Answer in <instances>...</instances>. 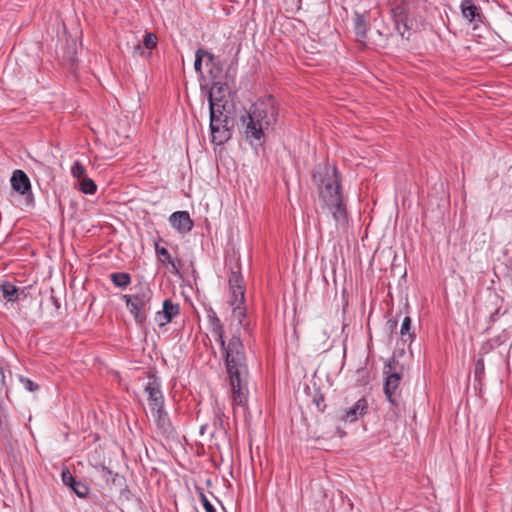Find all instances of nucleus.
Segmentation results:
<instances>
[{"label": "nucleus", "instance_id": "12", "mask_svg": "<svg viewBox=\"0 0 512 512\" xmlns=\"http://www.w3.org/2000/svg\"><path fill=\"white\" fill-rule=\"evenodd\" d=\"M369 16L367 14L355 13L354 16V33L357 42L366 45L367 31L369 27Z\"/></svg>", "mask_w": 512, "mask_h": 512}, {"label": "nucleus", "instance_id": "14", "mask_svg": "<svg viewBox=\"0 0 512 512\" xmlns=\"http://www.w3.org/2000/svg\"><path fill=\"white\" fill-rule=\"evenodd\" d=\"M12 188L21 195H25L31 191V183L26 175V173L22 170H15L10 179Z\"/></svg>", "mask_w": 512, "mask_h": 512}, {"label": "nucleus", "instance_id": "2", "mask_svg": "<svg viewBox=\"0 0 512 512\" xmlns=\"http://www.w3.org/2000/svg\"><path fill=\"white\" fill-rule=\"evenodd\" d=\"M312 182L317 188L322 208L332 213L336 226L345 227L348 217L343 202L340 175L336 167L329 163L316 165L312 172Z\"/></svg>", "mask_w": 512, "mask_h": 512}, {"label": "nucleus", "instance_id": "3", "mask_svg": "<svg viewBox=\"0 0 512 512\" xmlns=\"http://www.w3.org/2000/svg\"><path fill=\"white\" fill-rule=\"evenodd\" d=\"M278 111L272 96L258 100L241 117L245 139L250 144H261L265 141L266 131L277 122Z\"/></svg>", "mask_w": 512, "mask_h": 512}, {"label": "nucleus", "instance_id": "24", "mask_svg": "<svg viewBox=\"0 0 512 512\" xmlns=\"http://www.w3.org/2000/svg\"><path fill=\"white\" fill-rule=\"evenodd\" d=\"M71 174L74 178H77L79 179V181L81 179H83V177H87L86 176V168L85 166L79 162V161H75L71 167Z\"/></svg>", "mask_w": 512, "mask_h": 512}, {"label": "nucleus", "instance_id": "21", "mask_svg": "<svg viewBox=\"0 0 512 512\" xmlns=\"http://www.w3.org/2000/svg\"><path fill=\"white\" fill-rule=\"evenodd\" d=\"M79 190L84 194L92 195L97 191V185L91 178L83 177L79 181Z\"/></svg>", "mask_w": 512, "mask_h": 512}, {"label": "nucleus", "instance_id": "20", "mask_svg": "<svg viewBox=\"0 0 512 512\" xmlns=\"http://www.w3.org/2000/svg\"><path fill=\"white\" fill-rule=\"evenodd\" d=\"M110 279L115 286H117L121 289H126L131 283L130 275L125 272L111 273Z\"/></svg>", "mask_w": 512, "mask_h": 512}, {"label": "nucleus", "instance_id": "6", "mask_svg": "<svg viewBox=\"0 0 512 512\" xmlns=\"http://www.w3.org/2000/svg\"><path fill=\"white\" fill-rule=\"evenodd\" d=\"M409 6L405 0H397L391 8V16L394 22V28L398 34L405 39H409L410 31L414 29V21L409 18Z\"/></svg>", "mask_w": 512, "mask_h": 512}, {"label": "nucleus", "instance_id": "4", "mask_svg": "<svg viewBox=\"0 0 512 512\" xmlns=\"http://www.w3.org/2000/svg\"><path fill=\"white\" fill-rule=\"evenodd\" d=\"M220 92L222 86L220 82H214L209 91V109H210V131L212 143L222 145L231 138V128L233 120L230 117L228 101L218 98L216 91Z\"/></svg>", "mask_w": 512, "mask_h": 512}, {"label": "nucleus", "instance_id": "29", "mask_svg": "<svg viewBox=\"0 0 512 512\" xmlns=\"http://www.w3.org/2000/svg\"><path fill=\"white\" fill-rule=\"evenodd\" d=\"M131 48H132V56L133 57L145 56V47L143 46V43L136 40V41H134Z\"/></svg>", "mask_w": 512, "mask_h": 512}, {"label": "nucleus", "instance_id": "35", "mask_svg": "<svg viewBox=\"0 0 512 512\" xmlns=\"http://www.w3.org/2000/svg\"><path fill=\"white\" fill-rule=\"evenodd\" d=\"M220 85L222 86V90H220V92H218V90H217V91H216V96H217L218 98L224 99V95H223V93H224V91H225V87H224V85H222L221 83H220Z\"/></svg>", "mask_w": 512, "mask_h": 512}, {"label": "nucleus", "instance_id": "19", "mask_svg": "<svg viewBox=\"0 0 512 512\" xmlns=\"http://www.w3.org/2000/svg\"><path fill=\"white\" fill-rule=\"evenodd\" d=\"M400 335L404 342L410 341L412 342L415 338L414 330L412 329V322L409 316H406L400 328Z\"/></svg>", "mask_w": 512, "mask_h": 512}, {"label": "nucleus", "instance_id": "36", "mask_svg": "<svg viewBox=\"0 0 512 512\" xmlns=\"http://www.w3.org/2000/svg\"><path fill=\"white\" fill-rule=\"evenodd\" d=\"M388 324H390V327H391L392 329H394V328H396V326H397V321H396V320H389V321H388Z\"/></svg>", "mask_w": 512, "mask_h": 512}, {"label": "nucleus", "instance_id": "11", "mask_svg": "<svg viewBox=\"0 0 512 512\" xmlns=\"http://www.w3.org/2000/svg\"><path fill=\"white\" fill-rule=\"evenodd\" d=\"M368 411V402L365 398H360L359 400L356 401V403L346 409L342 416H341V419L343 421H346V422H355L357 421L360 417H362L363 415H365Z\"/></svg>", "mask_w": 512, "mask_h": 512}, {"label": "nucleus", "instance_id": "17", "mask_svg": "<svg viewBox=\"0 0 512 512\" xmlns=\"http://www.w3.org/2000/svg\"><path fill=\"white\" fill-rule=\"evenodd\" d=\"M162 312L164 322H171L180 312L179 304L172 302L171 299H165Z\"/></svg>", "mask_w": 512, "mask_h": 512}, {"label": "nucleus", "instance_id": "1", "mask_svg": "<svg viewBox=\"0 0 512 512\" xmlns=\"http://www.w3.org/2000/svg\"><path fill=\"white\" fill-rule=\"evenodd\" d=\"M208 319L211 333L220 343L225 354V364L230 379L233 405L244 407L248 399V367L242 340L239 336L234 335L226 344L224 340V327L213 310L210 311Z\"/></svg>", "mask_w": 512, "mask_h": 512}, {"label": "nucleus", "instance_id": "10", "mask_svg": "<svg viewBox=\"0 0 512 512\" xmlns=\"http://www.w3.org/2000/svg\"><path fill=\"white\" fill-rule=\"evenodd\" d=\"M152 415L155 419L159 433L167 438L175 436V429L168 417V414L164 411V408L159 409V411L155 410L152 412Z\"/></svg>", "mask_w": 512, "mask_h": 512}, {"label": "nucleus", "instance_id": "30", "mask_svg": "<svg viewBox=\"0 0 512 512\" xmlns=\"http://www.w3.org/2000/svg\"><path fill=\"white\" fill-rule=\"evenodd\" d=\"M199 497L206 512H217L203 492H200Z\"/></svg>", "mask_w": 512, "mask_h": 512}, {"label": "nucleus", "instance_id": "32", "mask_svg": "<svg viewBox=\"0 0 512 512\" xmlns=\"http://www.w3.org/2000/svg\"><path fill=\"white\" fill-rule=\"evenodd\" d=\"M202 61H203V58L201 56L200 53H198V50L196 51L195 53V61H194V69L197 73H202Z\"/></svg>", "mask_w": 512, "mask_h": 512}, {"label": "nucleus", "instance_id": "27", "mask_svg": "<svg viewBox=\"0 0 512 512\" xmlns=\"http://www.w3.org/2000/svg\"><path fill=\"white\" fill-rule=\"evenodd\" d=\"M484 374H485L484 360H483V358H479L475 362L474 377H475L476 380L481 382L483 377H484Z\"/></svg>", "mask_w": 512, "mask_h": 512}, {"label": "nucleus", "instance_id": "26", "mask_svg": "<svg viewBox=\"0 0 512 512\" xmlns=\"http://www.w3.org/2000/svg\"><path fill=\"white\" fill-rule=\"evenodd\" d=\"M229 287L236 289H244L243 278L239 272L232 271L229 276Z\"/></svg>", "mask_w": 512, "mask_h": 512}, {"label": "nucleus", "instance_id": "15", "mask_svg": "<svg viewBox=\"0 0 512 512\" xmlns=\"http://www.w3.org/2000/svg\"><path fill=\"white\" fill-rule=\"evenodd\" d=\"M461 11L463 17L469 22H481L482 16L480 8L477 7L472 0H463L461 2Z\"/></svg>", "mask_w": 512, "mask_h": 512}, {"label": "nucleus", "instance_id": "25", "mask_svg": "<svg viewBox=\"0 0 512 512\" xmlns=\"http://www.w3.org/2000/svg\"><path fill=\"white\" fill-rule=\"evenodd\" d=\"M242 305L243 304L232 305L233 306L232 313H233L234 319H236L238 321L239 325L244 326L243 320L246 317V310ZM247 326H248V324L245 325V327H247Z\"/></svg>", "mask_w": 512, "mask_h": 512}, {"label": "nucleus", "instance_id": "7", "mask_svg": "<svg viewBox=\"0 0 512 512\" xmlns=\"http://www.w3.org/2000/svg\"><path fill=\"white\" fill-rule=\"evenodd\" d=\"M148 395V405L151 412L164 408V397L161 391L160 383L156 378H151L145 387Z\"/></svg>", "mask_w": 512, "mask_h": 512}, {"label": "nucleus", "instance_id": "9", "mask_svg": "<svg viewBox=\"0 0 512 512\" xmlns=\"http://www.w3.org/2000/svg\"><path fill=\"white\" fill-rule=\"evenodd\" d=\"M169 222L179 233L186 234L193 228V221L187 211H176L169 217Z\"/></svg>", "mask_w": 512, "mask_h": 512}, {"label": "nucleus", "instance_id": "13", "mask_svg": "<svg viewBox=\"0 0 512 512\" xmlns=\"http://www.w3.org/2000/svg\"><path fill=\"white\" fill-rule=\"evenodd\" d=\"M61 476L63 483L70 487L78 497L84 498L88 495V486L81 481H77L68 469H64Z\"/></svg>", "mask_w": 512, "mask_h": 512}, {"label": "nucleus", "instance_id": "28", "mask_svg": "<svg viewBox=\"0 0 512 512\" xmlns=\"http://www.w3.org/2000/svg\"><path fill=\"white\" fill-rule=\"evenodd\" d=\"M157 36L154 33H147L143 39V46L145 49L152 50L157 46Z\"/></svg>", "mask_w": 512, "mask_h": 512}, {"label": "nucleus", "instance_id": "22", "mask_svg": "<svg viewBox=\"0 0 512 512\" xmlns=\"http://www.w3.org/2000/svg\"><path fill=\"white\" fill-rule=\"evenodd\" d=\"M231 300L230 305L244 304L245 291L244 289L230 288Z\"/></svg>", "mask_w": 512, "mask_h": 512}, {"label": "nucleus", "instance_id": "34", "mask_svg": "<svg viewBox=\"0 0 512 512\" xmlns=\"http://www.w3.org/2000/svg\"><path fill=\"white\" fill-rule=\"evenodd\" d=\"M4 386H5V376L3 374L2 369L0 368V392L2 391Z\"/></svg>", "mask_w": 512, "mask_h": 512}, {"label": "nucleus", "instance_id": "16", "mask_svg": "<svg viewBox=\"0 0 512 512\" xmlns=\"http://www.w3.org/2000/svg\"><path fill=\"white\" fill-rule=\"evenodd\" d=\"M198 53L201 54L203 59L204 58L206 59V65L210 66L209 72H210L212 78L216 79L219 76V74L221 73V69L219 67V61H217L216 57L212 53H210L204 49H201V48L198 49Z\"/></svg>", "mask_w": 512, "mask_h": 512}, {"label": "nucleus", "instance_id": "23", "mask_svg": "<svg viewBox=\"0 0 512 512\" xmlns=\"http://www.w3.org/2000/svg\"><path fill=\"white\" fill-rule=\"evenodd\" d=\"M155 249H156V253H157L158 258H159V260L162 263L168 262L169 264H171L175 268L174 261H173L171 255H170L169 251L166 248L159 247L156 244Z\"/></svg>", "mask_w": 512, "mask_h": 512}, {"label": "nucleus", "instance_id": "31", "mask_svg": "<svg viewBox=\"0 0 512 512\" xmlns=\"http://www.w3.org/2000/svg\"><path fill=\"white\" fill-rule=\"evenodd\" d=\"M21 381H22L24 387L30 392H34V391L38 390V388H39V386L36 383H34L32 380H30L28 378H23V379H21Z\"/></svg>", "mask_w": 512, "mask_h": 512}, {"label": "nucleus", "instance_id": "18", "mask_svg": "<svg viewBox=\"0 0 512 512\" xmlns=\"http://www.w3.org/2000/svg\"><path fill=\"white\" fill-rule=\"evenodd\" d=\"M3 298L9 302H14L18 299V288L9 281H4L0 284Z\"/></svg>", "mask_w": 512, "mask_h": 512}, {"label": "nucleus", "instance_id": "5", "mask_svg": "<svg viewBox=\"0 0 512 512\" xmlns=\"http://www.w3.org/2000/svg\"><path fill=\"white\" fill-rule=\"evenodd\" d=\"M152 292L148 287L140 286V291L132 295H124L123 300L137 324L142 325L147 317Z\"/></svg>", "mask_w": 512, "mask_h": 512}, {"label": "nucleus", "instance_id": "33", "mask_svg": "<svg viewBox=\"0 0 512 512\" xmlns=\"http://www.w3.org/2000/svg\"><path fill=\"white\" fill-rule=\"evenodd\" d=\"M155 320L159 324V326H164L169 323V322H164V317H163L162 311H159L156 313Z\"/></svg>", "mask_w": 512, "mask_h": 512}, {"label": "nucleus", "instance_id": "8", "mask_svg": "<svg viewBox=\"0 0 512 512\" xmlns=\"http://www.w3.org/2000/svg\"><path fill=\"white\" fill-rule=\"evenodd\" d=\"M401 374L399 372H392L386 377L384 384V393L388 401L397 408L400 405V395L398 387L401 381Z\"/></svg>", "mask_w": 512, "mask_h": 512}]
</instances>
